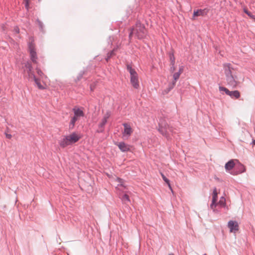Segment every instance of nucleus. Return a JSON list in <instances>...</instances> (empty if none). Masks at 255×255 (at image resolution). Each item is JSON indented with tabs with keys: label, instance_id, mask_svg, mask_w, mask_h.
Wrapping results in <instances>:
<instances>
[{
	"label": "nucleus",
	"instance_id": "nucleus-1",
	"mask_svg": "<svg viewBox=\"0 0 255 255\" xmlns=\"http://www.w3.org/2000/svg\"><path fill=\"white\" fill-rule=\"evenodd\" d=\"M224 69L228 85L233 88H236L239 82L238 78L234 72V68L230 63H225L224 64Z\"/></svg>",
	"mask_w": 255,
	"mask_h": 255
},
{
	"label": "nucleus",
	"instance_id": "nucleus-2",
	"mask_svg": "<svg viewBox=\"0 0 255 255\" xmlns=\"http://www.w3.org/2000/svg\"><path fill=\"white\" fill-rule=\"evenodd\" d=\"M133 34H135L138 39H142L146 37L147 31L144 24H141L140 21H137L135 26L131 28L128 36L129 39H131Z\"/></svg>",
	"mask_w": 255,
	"mask_h": 255
},
{
	"label": "nucleus",
	"instance_id": "nucleus-3",
	"mask_svg": "<svg viewBox=\"0 0 255 255\" xmlns=\"http://www.w3.org/2000/svg\"><path fill=\"white\" fill-rule=\"evenodd\" d=\"M158 130L167 139H171L170 135H173L175 133L173 128L170 126L164 120H160L159 121Z\"/></svg>",
	"mask_w": 255,
	"mask_h": 255
},
{
	"label": "nucleus",
	"instance_id": "nucleus-4",
	"mask_svg": "<svg viewBox=\"0 0 255 255\" xmlns=\"http://www.w3.org/2000/svg\"><path fill=\"white\" fill-rule=\"evenodd\" d=\"M28 51L30 53V57L31 61L36 64L37 63V55L35 50V44L33 40L28 43Z\"/></svg>",
	"mask_w": 255,
	"mask_h": 255
},
{
	"label": "nucleus",
	"instance_id": "nucleus-5",
	"mask_svg": "<svg viewBox=\"0 0 255 255\" xmlns=\"http://www.w3.org/2000/svg\"><path fill=\"white\" fill-rule=\"evenodd\" d=\"M219 90L220 92H225L226 95L229 96L232 98L238 99L240 97V92L237 91H230L226 87L223 86H219Z\"/></svg>",
	"mask_w": 255,
	"mask_h": 255
},
{
	"label": "nucleus",
	"instance_id": "nucleus-6",
	"mask_svg": "<svg viewBox=\"0 0 255 255\" xmlns=\"http://www.w3.org/2000/svg\"><path fill=\"white\" fill-rule=\"evenodd\" d=\"M70 145L77 142L80 138V137L75 132H73L69 135H66Z\"/></svg>",
	"mask_w": 255,
	"mask_h": 255
},
{
	"label": "nucleus",
	"instance_id": "nucleus-7",
	"mask_svg": "<svg viewBox=\"0 0 255 255\" xmlns=\"http://www.w3.org/2000/svg\"><path fill=\"white\" fill-rule=\"evenodd\" d=\"M115 144L117 145L122 152H128L130 150V145L124 141L115 142Z\"/></svg>",
	"mask_w": 255,
	"mask_h": 255
},
{
	"label": "nucleus",
	"instance_id": "nucleus-8",
	"mask_svg": "<svg viewBox=\"0 0 255 255\" xmlns=\"http://www.w3.org/2000/svg\"><path fill=\"white\" fill-rule=\"evenodd\" d=\"M209 11L208 8L198 9L194 11L193 16L194 17L198 16H204L207 15Z\"/></svg>",
	"mask_w": 255,
	"mask_h": 255
},
{
	"label": "nucleus",
	"instance_id": "nucleus-9",
	"mask_svg": "<svg viewBox=\"0 0 255 255\" xmlns=\"http://www.w3.org/2000/svg\"><path fill=\"white\" fill-rule=\"evenodd\" d=\"M245 170V167L244 165L241 163H239L236 166L232 174L233 175H238L244 172Z\"/></svg>",
	"mask_w": 255,
	"mask_h": 255
},
{
	"label": "nucleus",
	"instance_id": "nucleus-10",
	"mask_svg": "<svg viewBox=\"0 0 255 255\" xmlns=\"http://www.w3.org/2000/svg\"><path fill=\"white\" fill-rule=\"evenodd\" d=\"M228 226L230 228V232H233L239 230V225L237 222L230 220L228 223Z\"/></svg>",
	"mask_w": 255,
	"mask_h": 255
},
{
	"label": "nucleus",
	"instance_id": "nucleus-11",
	"mask_svg": "<svg viewBox=\"0 0 255 255\" xmlns=\"http://www.w3.org/2000/svg\"><path fill=\"white\" fill-rule=\"evenodd\" d=\"M72 111L74 113V117L76 118L78 120L81 117H83L85 115L84 112L80 108L74 107L73 108Z\"/></svg>",
	"mask_w": 255,
	"mask_h": 255
},
{
	"label": "nucleus",
	"instance_id": "nucleus-12",
	"mask_svg": "<svg viewBox=\"0 0 255 255\" xmlns=\"http://www.w3.org/2000/svg\"><path fill=\"white\" fill-rule=\"evenodd\" d=\"M130 76V81L132 86L135 89H138L139 87L138 84V75L136 74L135 75H131Z\"/></svg>",
	"mask_w": 255,
	"mask_h": 255
},
{
	"label": "nucleus",
	"instance_id": "nucleus-13",
	"mask_svg": "<svg viewBox=\"0 0 255 255\" xmlns=\"http://www.w3.org/2000/svg\"><path fill=\"white\" fill-rule=\"evenodd\" d=\"M123 126L124 127V131L123 133L124 135L126 134L128 136H129L132 132V129L128 123H124Z\"/></svg>",
	"mask_w": 255,
	"mask_h": 255
},
{
	"label": "nucleus",
	"instance_id": "nucleus-14",
	"mask_svg": "<svg viewBox=\"0 0 255 255\" xmlns=\"http://www.w3.org/2000/svg\"><path fill=\"white\" fill-rule=\"evenodd\" d=\"M58 143L60 146L63 148L70 145L66 135L63 136L62 137L58 140Z\"/></svg>",
	"mask_w": 255,
	"mask_h": 255
},
{
	"label": "nucleus",
	"instance_id": "nucleus-15",
	"mask_svg": "<svg viewBox=\"0 0 255 255\" xmlns=\"http://www.w3.org/2000/svg\"><path fill=\"white\" fill-rule=\"evenodd\" d=\"M235 164L233 159L229 160L227 162L225 166V169L227 171L232 169L235 166Z\"/></svg>",
	"mask_w": 255,
	"mask_h": 255
},
{
	"label": "nucleus",
	"instance_id": "nucleus-16",
	"mask_svg": "<svg viewBox=\"0 0 255 255\" xmlns=\"http://www.w3.org/2000/svg\"><path fill=\"white\" fill-rule=\"evenodd\" d=\"M168 55L170 61V65H175V58L174 55V52L172 49L168 52Z\"/></svg>",
	"mask_w": 255,
	"mask_h": 255
},
{
	"label": "nucleus",
	"instance_id": "nucleus-17",
	"mask_svg": "<svg viewBox=\"0 0 255 255\" xmlns=\"http://www.w3.org/2000/svg\"><path fill=\"white\" fill-rule=\"evenodd\" d=\"M118 48V46L115 47L112 50L107 53V57L106 58L107 62H108L109 60L116 54V51L117 50Z\"/></svg>",
	"mask_w": 255,
	"mask_h": 255
},
{
	"label": "nucleus",
	"instance_id": "nucleus-18",
	"mask_svg": "<svg viewBox=\"0 0 255 255\" xmlns=\"http://www.w3.org/2000/svg\"><path fill=\"white\" fill-rule=\"evenodd\" d=\"M175 82H172L171 83H170L168 85V87L166 88L164 91H163V94H168L172 89H173L174 86H175Z\"/></svg>",
	"mask_w": 255,
	"mask_h": 255
},
{
	"label": "nucleus",
	"instance_id": "nucleus-19",
	"mask_svg": "<svg viewBox=\"0 0 255 255\" xmlns=\"http://www.w3.org/2000/svg\"><path fill=\"white\" fill-rule=\"evenodd\" d=\"M33 77L35 83L36 84L38 88L40 90L44 89V87L41 85L40 80L37 78L34 75H33Z\"/></svg>",
	"mask_w": 255,
	"mask_h": 255
},
{
	"label": "nucleus",
	"instance_id": "nucleus-20",
	"mask_svg": "<svg viewBox=\"0 0 255 255\" xmlns=\"http://www.w3.org/2000/svg\"><path fill=\"white\" fill-rule=\"evenodd\" d=\"M127 69L129 73L130 76L135 75L137 74L135 70L132 68L131 65L129 64L127 65Z\"/></svg>",
	"mask_w": 255,
	"mask_h": 255
},
{
	"label": "nucleus",
	"instance_id": "nucleus-21",
	"mask_svg": "<svg viewBox=\"0 0 255 255\" xmlns=\"http://www.w3.org/2000/svg\"><path fill=\"white\" fill-rule=\"evenodd\" d=\"M37 23L39 30L41 32L44 33V25L42 21H41L38 18H37L36 20Z\"/></svg>",
	"mask_w": 255,
	"mask_h": 255
},
{
	"label": "nucleus",
	"instance_id": "nucleus-22",
	"mask_svg": "<svg viewBox=\"0 0 255 255\" xmlns=\"http://www.w3.org/2000/svg\"><path fill=\"white\" fill-rule=\"evenodd\" d=\"M77 120L78 119L74 116L72 118L69 124L70 129H73L75 127V123Z\"/></svg>",
	"mask_w": 255,
	"mask_h": 255
},
{
	"label": "nucleus",
	"instance_id": "nucleus-23",
	"mask_svg": "<svg viewBox=\"0 0 255 255\" xmlns=\"http://www.w3.org/2000/svg\"><path fill=\"white\" fill-rule=\"evenodd\" d=\"M161 175L164 181L168 185V186L169 187L170 189L172 191H173L171 186L170 185V180L168 178H167L163 173H161Z\"/></svg>",
	"mask_w": 255,
	"mask_h": 255
},
{
	"label": "nucleus",
	"instance_id": "nucleus-24",
	"mask_svg": "<svg viewBox=\"0 0 255 255\" xmlns=\"http://www.w3.org/2000/svg\"><path fill=\"white\" fill-rule=\"evenodd\" d=\"M244 12L246 13L250 18L254 19L255 21V15H253L251 12H250L247 8H244Z\"/></svg>",
	"mask_w": 255,
	"mask_h": 255
},
{
	"label": "nucleus",
	"instance_id": "nucleus-25",
	"mask_svg": "<svg viewBox=\"0 0 255 255\" xmlns=\"http://www.w3.org/2000/svg\"><path fill=\"white\" fill-rule=\"evenodd\" d=\"M24 67L28 70V73L30 74L32 69L31 64L29 62H27L25 63Z\"/></svg>",
	"mask_w": 255,
	"mask_h": 255
},
{
	"label": "nucleus",
	"instance_id": "nucleus-26",
	"mask_svg": "<svg viewBox=\"0 0 255 255\" xmlns=\"http://www.w3.org/2000/svg\"><path fill=\"white\" fill-rule=\"evenodd\" d=\"M117 181L119 183L118 184V186H122L124 188H126V186L124 184V180L120 178H117Z\"/></svg>",
	"mask_w": 255,
	"mask_h": 255
},
{
	"label": "nucleus",
	"instance_id": "nucleus-27",
	"mask_svg": "<svg viewBox=\"0 0 255 255\" xmlns=\"http://www.w3.org/2000/svg\"><path fill=\"white\" fill-rule=\"evenodd\" d=\"M121 199H122V201L125 203H126L127 202H130L129 196L126 194H125L124 195H123Z\"/></svg>",
	"mask_w": 255,
	"mask_h": 255
},
{
	"label": "nucleus",
	"instance_id": "nucleus-28",
	"mask_svg": "<svg viewBox=\"0 0 255 255\" xmlns=\"http://www.w3.org/2000/svg\"><path fill=\"white\" fill-rule=\"evenodd\" d=\"M85 73H86V71H85V70L81 71L80 72V73H79V74L77 77V79H76V81H80L83 78V76L85 74Z\"/></svg>",
	"mask_w": 255,
	"mask_h": 255
},
{
	"label": "nucleus",
	"instance_id": "nucleus-29",
	"mask_svg": "<svg viewBox=\"0 0 255 255\" xmlns=\"http://www.w3.org/2000/svg\"><path fill=\"white\" fill-rule=\"evenodd\" d=\"M218 204H220L221 206L224 207L226 205V199L224 197H222L219 202L218 203Z\"/></svg>",
	"mask_w": 255,
	"mask_h": 255
},
{
	"label": "nucleus",
	"instance_id": "nucleus-30",
	"mask_svg": "<svg viewBox=\"0 0 255 255\" xmlns=\"http://www.w3.org/2000/svg\"><path fill=\"white\" fill-rule=\"evenodd\" d=\"M218 205V203H217V200L212 199V203L210 205V208L215 211V208L216 207V206Z\"/></svg>",
	"mask_w": 255,
	"mask_h": 255
},
{
	"label": "nucleus",
	"instance_id": "nucleus-31",
	"mask_svg": "<svg viewBox=\"0 0 255 255\" xmlns=\"http://www.w3.org/2000/svg\"><path fill=\"white\" fill-rule=\"evenodd\" d=\"M180 75L179 73L175 72L173 75L174 80L172 82H175V84H176V81L179 79Z\"/></svg>",
	"mask_w": 255,
	"mask_h": 255
},
{
	"label": "nucleus",
	"instance_id": "nucleus-32",
	"mask_svg": "<svg viewBox=\"0 0 255 255\" xmlns=\"http://www.w3.org/2000/svg\"><path fill=\"white\" fill-rule=\"evenodd\" d=\"M107 123V121H106V120L102 119L101 122L99 123V124L98 125L99 128H104V127Z\"/></svg>",
	"mask_w": 255,
	"mask_h": 255
},
{
	"label": "nucleus",
	"instance_id": "nucleus-33",
	"mask_svg": "<svg viewBox=\"0 0 255 255\" xmlns=\"http://www.w3.org/2000/svg\"><path fill=\"white\" fill-rule=\"evenodd\" d=\"M217 198H218V193H217V191L216 188H215L214 190H213V191L212 199H214V200H217Z\"/></svg>",
	"mask_w": 255,
	"mask_h": 255
},
{
	"label": "nucleus",
	"instance_id": "nucleus-34",
	"mask_svg": "<svg viewBox=\"0 0 255 255\" xmlns=\"http://www.w3.org/2000/svg\"><path fill=\"white\" fill-rule=\"evenodd\" d=\"M111 116V112L110 111H107L106 113L105 114L104 117L103 118V119L106 120L107 121L108 119L110 118Z\"/></svg>",
	"mask_w": 255,
	"mask_h": 255
},
{
	"label": "nucleus",
	"instance_id": "nucleus-35",
	"mask_svg": "<svg viewBox=\"0 0 255 255\" xmlns=\"http://www.w3.org/2000/svg\"><path fill=\"white\" fill-rule=\"evenodd\" d=\"M104 131V128H99L97 130L96 132L98 133H103Z\"/></svg>",
	"mask_w": 255,
	"mask_h": 255
},
{
	"label": "nucleus",
	"instance_id": "nucleus-36",
	"mask_svg": "<svg viewBox=\"0 0 255 255\" xmlns=\"http://www.w3.org/2000/svg\"><path fill=\"white\" fill-rule=\"evenodd\" d=\"M184 66H180L179 68V70H178V71L177 72L178 73H179V74H181L183 70H184Z\"/></svg>",
	"mask_w": 255,
	"mask_h": 255
},
{
	"label": "nucleus",
	"instance_id": "nucleus-37",
	"mask_svg": "<svg viewBox=\"0 0 255 255\" xmlns=\"http://www.w3.org/2000/svg\"><path fill=\"white\" fill-rule=\"evenodd\" d=\"M170 71L171 72H173L175 70V65H170Z\"/></svg>",
	"mask_w": 255,
	"mask_h": 255
},
{
	"label": "nucleus",
	"instance_id": "nucleus-38",
	"mask_svg": "<svg viewBox=\"0 0 255 255\" xmlns=\"http://www.w3.org/2000/svg\"><path fill=\"white\" fill-rule=\"evenodd\" d=\"M26 8L28 9L29 6V0H24Z\"/></svg>",
	"mask_w": 255,
	"mask_h": 255
},
{
	"label": "nucleus",
	"instance_id": "nucleus-39",
	"mask_svg": "<svg viewBox=\"0 0 255 255\" xmlns=\"http://www.w3.org/2000/svg\"><path fill=\"white\" fill-rule=\"evenodd\" d=\"M36 71H37V74L39 76H41L43 74V72H42V71L40 69H39L38 68H36Z\"/></svg>",
	"mask_w": 255,
	"mask_h": 255
},
{
	"label": "nucleus",
	"instance_id": "nucleus-40",
	"mask_svg": "<svg viewBox=\"0 0 255 255\" xmlns=\"http://www.w3.org/2000/svg\"><path fill=\"white\" fill-rule=\"evenodd\" d=\"M5 136L8 139H10L12 137V135L10 134L7 133L5 132Z\"/></svg>",
	"mask_w": 255,
	"mask_h": 255
},
{
	"label": "nucleus",
	"instance_id": "nucleus-41",
	"mask_svg": "<svg viewBox=\"0 0 255 255\" xmlns=\"http://www.w3.org/2000/svg\"><path fill=\"white\" fill-rule=\"evenodd\" d=\"M1 28H2V30H3V31L5 30V25L4 24H2L1 25Z\"/></svg>",
	"mask_w": 255,
	"mask_h": 255
},
{
	"label": "nucleus",
	"instance_id": "nucleus-42",
	"mask_svg": "<svg viewBox=\"0 0 255 255\" xmlns=\"http://www.w3.org/2000/svg\"><path fill=\"white\" fill-rule=\"evenodd\" d=\"M91 91H93L94 90V89L92 88V86H90Z\"/></svg>",
	"mask_w": 255,
	"mask_h": 255
},
{
	"label": "nucleus",
	"instance_id": "nucleus-43",
	"mask_svg": "<svg viewBox=\"0 0 255 255\" xmlns=\"http://www.w3.org/2000/svg\"><path fill=\"white\" fill-rule=\"evenodd\" d=\"M252 143L254 144V145H255V139L253 140V142H252Z\"/></svg>",
	"mask_w": 255,
	"mask_h": 255
},
{
	"label": "nucleus",
	"instance_id": "nucleus-44",
	"mask_svg": "<svg viewBox=\"0 0 255 255\" xmlns=\"http://www.w3.org/2000/svg\"><path fill=\"white\" fill-rule=\"evenodd\" d=\"M169 255H174L172 254H169Z\"/></svg>",
	"mask_w": 255,
	"mask_h": 255
},
{
	"label": "nucleus",
	"instance_id": "nucleus-45",
	"mask_svg": "<svg viewBox=\"0 0 255 255\" xmlns=\"http://www.w3.org/2000/svg\"><path fill=\"white\" fill-rule=\"evenodd\" d=\"M38 1H40V0H38Z\"/></svg>",
	"mask_w": 255,
	"mask_h": 255
}]
</instances>
